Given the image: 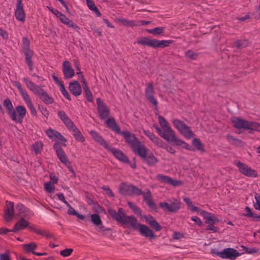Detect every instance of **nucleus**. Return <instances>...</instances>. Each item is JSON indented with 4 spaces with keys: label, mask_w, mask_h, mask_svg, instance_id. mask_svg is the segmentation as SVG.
<instances>
[{
    "label": "nucleus",
    "mask_w": 260,
    "mask_h": 260,
    "mask_svg": "<svg viewBox=\"0 0 260 260\" xmlns=\"http://www.w3.org/2000/svg\"><path fill=\"white\" fill-rule=\"evenodd\" d=\"M158 120L161 127L155 126L154 127L159 136L168 143H171L175 146H180L188 150H191L190 145L185 141L177 137L175 131L169 125L166 119L161 115H158Z\"/></svg>",
    "instance_id": "1"
},
{
    "label": "nucleus",
    "mask_w": 260,
    "mask_h": 260,
    "mask_svg": "<svg viewBox=\"0 0 260 260\" xmlns=\"http://www.w3.org/2000/svg\"><path fill=\"white\" fill-rule=\"evenodd\" d=\"M128 146L132 149L133 152L140 156L144 163L149 166H154L158 161V158L152 152L147 153L148 149L136 137Z\"/></svg>",
    "instance_id": "2"
},
{
    "label": "nucleus",
    "mask_w": 260,
    "mask_h": 260,
    "mask_svg": "<svg viewBox=\"0 0 260 260\" xmlns=\"http://www.w3.org/2000/svg\"><path fill=\"white\" fill-rule=\"evenodd\" d=\"M108 212L114 220L126 225L128 228L136 230L140 225L134 216H127L121 208H119L117 211L112 209H108Z\"/></svg>",
    "instance_id": "3"
},
{
    "label": "nucleus",
    "mask_w": 260,
    "mask_h": 260,
    "mask_svg": "<svg viewBox=\"0 0 260 260\" xmlns=\"http://www.w3.org/2000/svg\"><path fill=\"white\" fill-rule=\"evenodd\" d=\"M23 81L26 87L45 104L49 105L54 102V99L49 95L48 93L41 86L32 82L28 77H24Z\"/></svg>",
    "instance_id": "4"
},
{
    "label": "nucleus",
    "mask_w": 260,
    "mask_h": 260,
    "mask_svg": "<svg viewBox=\"0 0 260 260\" xmlns=\"http://www.w3.org/2000/svg\"><path fill=\"white\" fill-rule=\"evenodd\" d=\"M105 123L112 131L118 135H122L128 145L136 137L134 134H132L128 131H121L119 126L112 117L108 118Z\"/></svg>",
    "instance_id": "5"
},
{
    "label": "nucleus",
    "mask_w": 260,
    "mask_h": 260,
    "mask_svg": "<svg viewBox=\"0 0 260 260\" xmlns=\"http://www.w3.org/2000/svg\"><path fill=\"white\" fill-rule=\"evenodd\" d=\"M231 120L234 126L238 129L243 128L260 132V123H259L248 121L238 117H233Z\"/></svg>",
    "instance_id": "6"
},
{
    "label": "nucleus",
    "mask_w": 260,
    "mask_h": 260,
    "mask_svg": "<svg viewBox=\"0 0 260 260\" xmlns=\"http://www.w3.org/2000/svg\"><path fill=\"white\" fill-rule=\"evenodd\" d=\"M13 84L18 90L22 98L29 110L31 115L37 116V112L26 89L22 87L21 83L19 82L15 81Z\"/></svg>",
    "instance_id": "7"
},
{
    "label": "nucleus",
    "mask_w": 260,
    "mask_h": 260,
    "mask_svg": "<svg viewBox=\"0 0 260 260\" xmlns=\"http://www.w3.org/2000/svg\"><path fill=\"white\" fill-rule=\"evenodd\" d=\"M181 203L179 199L173 198L166 202H160L158 206L164 212L175 213L181 208Z\"/></svg>",
    "instance_id": "8"
},
{
    "label": "nucleus",
    "mask_w": 260,
    "mask_h": 260,
    "mask_svg": "<svg viewBox=\"0 0 260 260\" xmlns=\"http://www.w3.org/2000/svg\"><path fill=\"white\" fill-rule=\"evenodd\" d=\"M171 121L174 126L184 138L190 139L193 137L194 134L190 127L183 121L178 119H174Z\"/></svg>",
    "instance_id": "9"
},
{
    "label": "nucleus",
    "mask_w": 260,
    "mask_h": 260,
    "mask_svg": "<svg viewBox=\"0 0 260 260\" xmlns=\"http://www.w3.org/2000/svg\"><path fill=\"white\" fill-rule=\"evenodd\" d=\"M119 192L121 194L127 196H140L142 193L141 189L124 182H122L119 185Z\"/></svg>",
    "instance_id": "10"
},
{
    "label": "nucleus",
    "mask_w": 260,
    "mask_h": 260,
    "mask_svg": "<svg viewBox=\"0 0 260 260\" xmlns=\"http://www.w3.org/2000/svg\"><path fill=\"white\" fill-rule=\"evenodd\" d=\"M234 164L238 168L239 172L245 176L249 177H256L257 173L256 170L252 169L246 164L239 160H235Z\"/></svg>",
    "instance_id": "11"
},
{
    "label": "nucleus",
    "mask_w": 260,
    "mask_h": 260,
    "mask_svg": "<svg viewBox=\"0 0 260 260\" xmlns=\"http://www.w3.org/2000/svg\"><path fill=\"white\" fill-rule=\"evenodd\" d=\"M155 90L152 82H149L145 89V94L147 100L157 109V101L154 97Z\"/></svg>",
    "instance_id": "12"
},
{
    "label": "nucleus",
    "mask_w": 260,
    "mask_h": 260,
    "mask_svg": "<svg viewBox=\"0 0 260 260\" xmlns=\"http://www.w3.org/2000/svg\"><path fill=\"white\" fill-rule=\"evenodd\" d=\"M15 208L16 211L18 212V215L27 220L29 221L34 215L32 211L20 203L17 204Z\"/></svg>",
    "instance_id": "13"
},
{
    "label": "nucleus",
    "mask_w": 260,
    "mask_h": 260,
    "mask_svg": "<svg viewBox=\"0 0 260 260\" xmlns=\"http://www.w3.org/2000/svg\"><path fill=\"white\" fill-rule=\"evenodd\" d=\"M215 254L222 258L231 260H234L240 255L239 253L236 250L231 248H225L221 251L215 252Z\"/></svg>",
    "instance_id": "14"
},
{
    "label": "nucleus",
    "mask_w": 260,
    "mask_h": 260,
    "mask_svg": "<svg viewBox=\"0 0 260 260\" xmlns=\"http://www.w3.org/2000/svg\"><path fill=\"white\" fill-rule=\"evenodd\" d=\"M97 111L101 119H104L108 117L110 113L108 107L103 101L100 99H96Z\"/></svg>",
    "instance_id": "15"
},
{
    "label": "nucleus",
    "mask_w": 260,
    "mask_h": 260,
    "mask_svg": "<svg viewBox=\"0 0 260 260\" xmlns=\"http://www.w3.org/2000/svg\"><path fill=\"white\" fill-rule=\"evenodd\" d=\"M14 16L16 20L22 23L25 21V13L22 4V0H17L16 8L14 10Z\"/></svg>",
    "instance_id": "16"
},
{
    "label": "nucleus",
    "mask_w": 260,
    "mask_h": 260,
    "mask_svg": "<svg viewBox=\"0 0 260 260\" xmlns=\"http://www.w3.org/2000/svg\"><path fill=\"white\" fill-rule=\"evenodd\" d=\"M106 150L111 152L114 156L118 160L126 164L129 163L128 157L120 150L114 148L110 145Z\"/></svg>",
    "instance_id": "17"
},
{
    "label": "nucleus",
    "mask_w": 260,
    "mask_h": 260,
    "mask_svg": "<svg viewBox=\"0 0 260 260\" xmlns=\"http://www.w3.org/2000/svg\"><path fill=\"white\" fill-rule=\"evenodd\" d=\"M53 147L55 150L57 157L60 162L64 165H69L70 160L60 144L57 143H55L53 144Z\"/></svg>",
    "instance_id": "18"
},
{
    "label": "nucleus",
    "mask_w": 260,
    "mask_h": 260,
    "mask_svg": "<svg viewBox=\"0 0 260 260\" xmlns=\"http://www.w3.org/2000/svg\"><path fill=\"white\" fill-rule=\"evenodd\" d=\"M45 133L47 137L53 141L59 140L61 142L66 143L67 141L66 138L63 136L59 132L51 127H49L46 129L45 131Z\"/></svg>",
    "instance_id": "19"
},
{
    "label": "nucleus",
    "mask_w": 260,
    "mask_h": 260,
    "mask_svg": "<svg viewBox=\"0 0 260 260\" xmlns=\"http://www.w3.org/2000/svg\"><path fill=\"white\" fill-rule=\"evenodd\" d=\"M62 71L64 79H71L75 75L74 70L71 62L68 60H64L63 62Z\"/></svg>",
    "instance_id": "20"
},
{
    "label": "nucleus",
    "mask_w": 260,
    "mask_h": 260,
    "mask_svg": "<svg viewBox=\"0 0 260 260\" xmlns=\"http://www.w3.org/2000/svg\"><path fill=\"white\" fill-rule=\"evenodd\" d=\"M13 111L15 112V114L17 119L12 120L16 123H21L26 113V108L24 106L18 105L15 107V109H13Z\"/></svg>",
    "instance_id": "21"
},
{
    "label": "nucleus",
    "mask_w": 260,
    "mask_h": 260,
    "mask_svg": "<svg viewBox=\"0 0 260 260\" xmlns=\"http://www.w3.org/2000/svg\"><path fill=\"white\" fill-rule=\"evenodd\" d=\"M14 216V203L10 201H6V208L5 209L4 218L5 220L9 221Z\"/></svg>",
    "instance_id": "22"
},
{
    "label": "nucleus",
    "mask_w": 260,
    "mask_h": 260,
    "mask_svg": "<svg viewBox=\"0 0 260 260\" xmlns=\"http://www.w3.org/2000/svg\"><path fill=\"white\" fill-rule=\"evenodd\" d=\"M90 136L92 138V139L100 144L101 146L104 147L106 149L109 146V144L105 141V140L103 138V137L95 131H90L89 132Z\"/></svg>",
    "instance_id": "23"
},
{
    "label": "nucleus",
    "mask_w": 260,
    "mask_h": 260,
    "mask_svg": "<svg viewBox=\"0 0 260 260\" xmlns=\"http://www.w3.org/2000/svg\"><path fill=\"white\" fill-rule=\"evenodd\" d=\"M156 178L161 182L171 184L174 186L181 185L182 182L180 180H174L169 176L162 174H157Z\"/></svg>",
    "instance_id": "24"
},
{
    "label": "nucleus",
    "mask_w": 260,
    "mask_h": 260,
    "mask_svg": "<svg viewBox=\"0 0 260 260\" xmlns=\"http://www.w3.org/2000/svg\"><path fill=\"white\" fill-rule=\"evenodd\" d=\"M69 89L73 95L75 96L80 95L82 93V88L79 82L76 80L70 82Z\"/></svg>",
    "instance_id": "25"
},
{
    "label": "nucleus",
    "mask_w": 260,
    "mask_h": 260,
    "mask_svg": "<svg viewBox=\"0 0 260 260\" xmlns=\"http://www.w3.org/2000/svg\"><path fill=\"white\" fill-rule=\"evenodd\" d=\"M199 212L200 214L205 219V222L207 224L213 222H218L219 221V220L211 213L208 212L203 210H201Z\"/></svg>",
    "instance_id": "26"
},
{
    "label": "nucleus",
    "mask_w": 260,
    "mask_h": 260,
    "mask_svg": "<svg viewBox=\"0 0 260 260\" xmlns=\"http://www.w3.org/2000/svg\"><path fill=\"white\" fill-rule=\"evenodd\" d=\"M140 234L144 237L148 238L150 239H153L155 238V236L153 231L150 229L147 226L141 224L139 225L138 227Z\"/></svg>",
    "instance_id": "27"
},
{
    "label": "nucleus",
    "mask_w": 260,
    "mask_h": 260,
    "mask_svg": "<svg viewBox=\"0 0 260 260\" xmlns=\"http://www.w3.org/2000/svg\"><path fill=\"white\" fill-rule=\"evenodd\" d=\"M3 105L6 108L7 112L11 120L16 119L14 108L12 102L9 98L6 99L3 102Z\"/></svg>",
    "instance_id": "28"
},
{
    "label": "nucleus",
    "mask_w": 260,
    "mask_h": 260,
    "mask_svg": "<svg viewBox=\"0 0 260 260\" xmlns=\"http://www.w3.org/2000/svg\"><path fill=\"white\" fill-rule=\"evenodd\" d=\"M68 129L72 133L76 141L80 142H84L85 141V139L84 137L74 124Z\"/></svg>",
    "instance_id": "29"
},
{
    "label": "nucleus",
    "mask_w": 260,
    "mask_h": 260,
    "mask_svg": "<svg viewBox=\"0 0 260 260\" xmlns=\"http://www.w3.org/2000/svg\"><path fill=\"white\" fill-rule=\"evenodd\" d=\"M81 83L82 84L84 92L87 100L89 102H92L93 101L92 94L89 88L87 83L83 75H81Z\"/></svg>",
    "instance_id": "30"
},
{
    "label": "nucleus",
    "mask_w": 260,
    "mask_h": 260,
    "mask_svg": "<svg viewBox=\"0 0 260 260\" xmlns=\"http://www.w3.org/2000/svg\"><path fill=\"white\" fill-rule=\"evenodd\" d=\"M29 222L24 218H21L14 225L13 229L12 230L13 232L25 229L29 225Z\"/></svg>",
    "instance_id": "31"
},
{
    "label": "nucleus",
    "mask_w": 260,
    "mask_h": 260,
    "mask_svg": "<svg viewBox=\"0 0 260 260\" xmlns=\"http://www.w3.org/2000/svg\"><path fill=\"white\" fill-rule=\"evenodd\" d=\"M57 116L68 128L74 124L66 113L63 110L58 111L57 112Z\"/></svg>",
    "instance_id": "32"
},
{
    "label": "nucleus",
    "mask_w": 260,
    "mask_h": 260,
    "mask_svg": "<svg viewBox=\"0 0 260 260\" xmlns=\"http://www.w3.org/2000/svg\"><path fill=\"white\" fill-rule=\"evenodd\" d=\"M90 219L92 223L98 228L99 232L106 231V228L102 225V221L99 214L96 213L91 214Z\"/></svg>",
    "instance_id": "33"
},
{
    "label": "nucleus",
    "mask_w": 260,
    "mask_h": 260,
    "mask_svg": "<svg viewBox=\"0 0 260 260\" xmlns=\"http://www.w3.org/2000/svg\"><path fill=\"white\" fill-rule=\"evenodd\" d=\"M146 190V192L142 191V193L141 194L143 196L144 201L150 208L152 209H155L156 205L152 199V195L150 190L148 189Z\"/></svg>",
    "instance_id": "34"
},
{
    "label": "nucleus",
    "mask_w": 260,
    "mask_h": 260,
    "mask_svg": "<svg viewBox=\"0 0 260 260\" xmlns=\"http://www.w3.org/2000/svg\"><path fill=\"white\" fill-rule=\"evenodd\" d=\"M61 23L67 25L68 27H72L74 29H77L79 27L73 21L71 20L66 16L63 14L60 15L58 18Z\"/></svg>",
    "instance_id": "35"
},
{
    "label": "nucleus",
    "mask_w": 260,
    "mask_h": 260,
    "mask_svg": "<svg viewBox=\"0 0 260 260\" xmlns=\"http://www.w3.org/2000/svg\"><path fill=\"white\" fill-rule=\"evenodd\" d=\"M137 43L138 44L146 45L154 48V39L147 37H142L138 39Z\"/></svg>",
    "instance_id": "36"
},
{
    "label": "nucleus",
    "mask_w": 260,
    "mask_h": 260,
    "mask_svg": "<svg viewBox=\"0 0 260 260\" xmlns=\"http://www.w3.org/2000/svg\"><path fill=\"white\" fill-rule=\"evenodd\" d=\"M173 40H157L154 39V48L167 47L173 43Z\"/></svg>",
    "instance_id": "37"
},
{
    "label": "nucleus",
    "mask_w": 260,
    "mask_h": 260,
    "mask_svg": "<svg viewBox=\"0 0 260 260\" xmlns=\"http://www.w3.org/2000/svg\"><path fill=\"white\" fill-rule=\"evenodd\" d=\"M117 22H120L124 26L126 27L137 26V20H128L124 18H117L116 19Z\"/></svg>",
    "instance_id": "38"
},
{
    "label": "nucleus",
    "mask_w": 260,
    "mask_h": 260,
    "mask_svg": "<svg viewBox=\"0 0 260 260\" xmlns=\"http://www.w3.org/2000/svg\"><path fill=\"white\" fill-rule=\"evenodd\" d=\"M183 201L185 203L187 208L192 212H199L201 210L198 207L193 206L192 202L188 197L183 198Z\"/></svg>",
    "instance_id": "39"
},
{
    "label": "nucleus",
    "mask_w": 260,
    "mask_h": 260,
    "mask_svg": "<svg viewBox=\"0 0 260 260\" xmlns=\"http://www.w3.org/2000/svg\"><path fill=\"white\" fill-rule=\"evenodd\" d=\"M192 144L195 147V148L201 152H204V146L202 143L200 139L198 138H194L192 140Z\"/></svg>",
    "instance_id": "40"
},
{
    "label": "nucleus",
    "mask_w": 260,
    "mask_h": 260,
    "mask_svg": "<svg viewBox=\"0 0 260 260\" xmlns=\"http://www.w3.org/2000/svg\"><path fill=\"white\" fill-rule=\"evenodd\" d=\"M37 247V245L35 242H30L22 245V247L26 252H31L32 253V251H34V250L36 249Z\"/></svg>",
    "instance_id": "41"
},
{
    "label": "nucleus",
    "mask_w": 260,
    "mask_h": 260,
    "mask_svg": "<svg viewBox=\"0 0 260 260\" xmlns=\"http://www.w3.org/2000/svg\"><path fill=\"white\" fill-rule=\"evenodd\" d=\"M165 27H157L152 29H147L146 31L149 34H152L154 36L159 35L163 33Z\"/></svg>",
    "instance_id": "42"
},
{
    "label": "nucleus",
    "mask_w": 260,
    "mask_h": 260,
    "mask_svg": "<svg viewBox=\"0 0 260 260\" xmlns=\"http://www.w3.org/2000/svg\"><path fill=\"white\" fill-rule=\"evenodd\" d=\"M43 147V144L42 142H36L32 145V149L36 154L41 152Z\"/></svg>",
    "instance_id": "43"
},
{
    "label": "nucleus",
    "mask_w": 260,
    "mask_h": 260,
    "mask_svg": "<svg viewBox=\"0 0 260 260\" xmlns=\"http://www.w3.org/2000/svg\"><path fill=\"white\" fill-rule=\"evenodd\" d=\"M25 55V59L26 63H32L31 57L32 56L33 52L31 50H27V51H24Z\"/></svg>",
    "instance_id": "44"
},
{
    "label": "nucleus",
    "mask_w": 260,
    "mask_h": 260,
    "mask_svg": "<svg viewBox=\"0 0 260 260\" xmlns=\"http://www.w3.org/2000/svg\"><path fill=\"white\" fill-rule=\"evenodd\" d=\"M44 188L48 193H52L55 189V186L50 182H47L44 183Z\"/></svg>",
    "instance_id": "45"
},
{
    "label": "nucleus",
    "mask_w": 260,
    "mask_h": 260,
    "mask_svg": "<svg viewBox=\"0 0 260 260\" xmlns=\"http://www.w3.org/2000/svg\"><path fill=\"white\" fill-rule=\"evenodd\" d=\"M37 235H41L47 239L52 238L53 237L52 234L45 230L39 229Z\"/></svg>",
    "instance_id": "46"
},
{
    "label": "nucleus",
    "mask_w": 260,
    "mask_h": 260,
    "mask_svg": "<svg viewBox=\"0 0 260 260\" xmlns=\"http://www.w3.org/2000/svg\"><path fill=\"white\" fill-rule=\"evenodd\" d=\"M22 49L24 51H27V50H30L29 49L30 42L26 37H23L22 38Z\"/></svg>",
    "instance_id": "47"
},
{
    "label": "nucleus",
    "mask_w": 260,
    "mask_h": 260,
    "mask_svg": "<svg viewBox=\"0 0 260 260\" xmlns=\"http://www.w3.org/2000/svg\"><path fill=\"white\" fill-rule=\"evenodd\" d=\"M144 134L146 136H147L149 139L153 142L156 139V138H158V137L156 136L153 133H151L148 130H144L143 131Z\"/></svg>",
    "instance_id": "48"
},
{
    "label": "nucleus",
    "mask_w": 260,
    "mask_h": 260,
    "mask_svg": "<svg viewBox=\"0 0 260 260\" xmlns=\"http://www.w3.org/2000/svg\"><path fill=\"white\" fill-rule=\"evenodd\" d=\"M59 90L65 98H66L69 101H71L72 99L71 95L68 91L66 89L64 85L60 87Z\"/></svg>",
    "instance_id": "49"
},
{
    "label": "nucleus",
    "mask_w": 260,
    "mask_h": 260,
    "mask_svg": "<svg viewBox=\"0 0 260 260\" xmlns=\"http://www.w3.org/2000/svg\"><path fill=\"white\" fill-rule=\"evenodd\" d=\"M127 205L128 207L133 211V212L135 213H140V208L134 203L131 202H128Z\"/></svg>",
    "instance_id": "50"
},
{
    "label": "nucleus",
    "mask_w": 260,
    "mask_h": 260,
    "mask_svg": "<svg viewBox=\"0 0 260 260\" xmlns=\"http://www.w3.org/2000/svg\"><path fill=\"white\" fill-rule=\"evenodd\" d=\"M185 55L186 57L191 59H195L198 55L197 53L193 52V51L191 50L187 51Z\"/></svg>",
    "instance_id": "51"
},
{
    "label": "nucleus",
    "mask_w": 260,
    "mask_h": 260,
    "mask_svg": "<svg viewBox=\"0 0 260 260\" xmlns=\"http://www.w3.org/2000/svg\"><path fill=\"white\" fill-rule=\"evenodd\" d=\"M73 251V249L72 248H66L60 251V254L63 257H68L70 256L72 252Z\"/></svg>",
    "instance_id": "52"
},
{
    "label": "nucleus",
    "mask_w": 260,
    "mask_h": 260,
    "mask_svg": "<svg viewBox=\"0 0 260 260\" xmlns=\"http://www.w3.org/2000/svg\"><path fill=\"white\" fill-rule=\"evenodd\" d=\"M39 109L41 113L46 117V119H48V117L49 115V112L47 110V108L43 106H39Z\"/></svg>",
    "instance_id": "53"
},
{
    "label": "nucleus",
    "mask_w": 260,
    "mask_h": 260,
    "mask_svg": "<svg viewBox=\"0 0 260 260\" xmlns=\"http://www.w3.org/2000/svg\"><path fill=\"white\" fill-rule=\"evenodd\" d=\"M254 199L255 200V203L254 204V208L260 211V195H255Z\"/></svg>",
    "instance_id": "54"
},
{
    "label": "nucleus",
    "mask_w": 260,
    "mask_h": 260,
    "mask_svg": "<svg viewBox=\"0 0 260 260\" xmlns=\"http://www.w3.org/2000/svg\"><path fill=\"white\" fill-rule=\"evenodd\" d=\"M162 148H164L166 150V151L172 154H175V149L171 146H169L168 144H166V143L164 144Z\"/></svg>",
    "instance_id": "55"
},
{
    "label": "nucleus",
    "mask_w": 260,
    "mask_h": 260,
    "mask_svg": "<svg viewBox=\"0 0 260 260\" xmlns=\"http://www.w3.org/2000/svg\"><path fill=\"white\" fill-rule=\"evenodd\" d=\"M52 77L55 84L58 86L59 88L62 86L64 85L60 79H59L58 78L56 77L54 74L52 75Z\"/></svg>",
    "instance_id": "56"
},
{
    "label": "nucleus",
    "mask_w": 260,
    "mask_h": 260,
    "mask_svg": "<svg viewBox=\"0 0 260 260\" xmlns=\"http://www.w3.org/2000/svg\"><path fill=\"white\" fill-rule=\"evenodd\" d=\"M227 138L229 142L234 144H238V143H240L241 141L238 139L234 138L233 136L228 135Z\"/></svg>",
    "instance_id": "57"
},
{
    "label": "nucleus",
    "mask_w": 260,
    "mask_h": 260,
    "mask_svg": "<svg viewBox=\"0 0 260 260\" xmlns=\"http://www.w3.org/2000/svg\"><path fill=\"white\" fill-rule=\"evenodd\" d=\"M150 225L153 228L155 231H159L161 229V226L159 225V224L157 222L156 220L152 222Z\"/></svg>",
    "instance_id": "58"
},
{
    "label": "nucleus",
    "mask_w": 260,
    "mask_h": 260,
    "mask_svg": "<svg viewBox=\"0 0 260 260\" xmlns=\"http://www.w3.org/2000/svg\"><path fill=\"white\" fill-rule=\"evenodd\" d=\"M245 213L242 214L243 216L251 217V216L253 215V212L249 207L247 206L245 207Z\"/></svg>",
    "instance_id": "59"
},
{
    "label": "nucleus",
    "mask_w": 260,
    "mask_h": 260,
    "mask_svg": "<svg viewBox=\"0 0 260 260\" xmlns=\"http://www.w3.org/2000/svg\"><path fill=\"white\" fill-rule=\"evenodd\" d=\"M66 206L68 207V213L70 215H74L75 216L77 214V211L74 209L73 207H72L71 205L69 203L68 205H66Z\"/></svg>",
    "instance_id": "60"
},
{
    "label": "nucleus",
    "mask_w": 260,
    "mask_h": 260,
    "mask_svg": "<svg viewBox=\"0 0 260 260\" xmlns=\"http://www.w3.org/2000/svg\"><path fill=\"white\" fill-rule=\"evenodd\" d=\"M156 146L158 147L162 148L165 143L162 140L159 138H156L153 142Z\"/></svg>",
    "instance_id": "61"
},
{
    "label": "nucleus",
    "mask_w": 260,
    "mask_h": 260,
    "mask_svg": "<svg viewBox=\"0 0 260 260\" xmlns=\"http://www.w3.org/2000/svg\"><path fill=\"white\" fill-rule=\"evenodd\" d=\"M88 8L91 10L93 11L96 8L94 2L92 0H86Z\"/></svg>",
    "instance_id": "62"
},
{
    "label": "nucleus",
    "mask_w": 260,
    "mask_h": 260,
    "mask_svg": "<svg viewBox=\"0 0 260 260\" xmlns=\"http://www.w3.org/2000/svg\"><path fill=\"white\" fill-rule=\"evenodd\" d=\"M216 222H213L208 224L207 230H210L213 232H216L218 231V228L217 226H214V224Z\"/></svg>",
    "instance_id": "63"
},
{
    "label": "nucleus",
    "mask_w": 260,
    "mask_h": 260,
    "mask_svg": "<svg viewBox=\"0 0 260 260\" xmlns=\"http://www.w3.org/2000/svg\"><path fill=\"white\" fill-rule=\"evenodd\" d=\"M190 219L200 226H201L203 224L202 220L198 216H191Z\"/></svg>",
    "instance_id": "64"
}]
</instances>
